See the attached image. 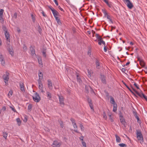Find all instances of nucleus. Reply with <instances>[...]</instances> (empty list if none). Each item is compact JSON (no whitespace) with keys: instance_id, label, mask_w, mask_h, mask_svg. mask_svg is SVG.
Returning a JSON list of instances; mask_svg holds the SVG:
<instances>
[{"instance_id":"1","label":"nucleus","mask_w":147,"mask_h":147,"mask_svg":"<svg viewBox=\"0 0 147 147\" xmlns=\"http://www.w3.org/2000/svg\"><path fill=\"white\" fill-rule=\"evenodd\" d=\"M137 138L138 140L142 141L143 142L144 138L141 131L139 130H136Z\"/></svg>"},{"instance_id":"2","label":"nucleus","mask_w":147,"mask_h":147,"mask_svg":"<svg viewBox=\"0 0 147 147\" xmlns=\"http://www.w3.org/2000/svg\"><path fill=\"white\" fill-rule=\"evenodd\" d=\"M125 4L129 9H131L134 7L132 3L130 1H124Z\"/></svg>"},{"instance_id":"3","label":"nucleus","mask_w":147,"mask_h":147,"mask_svg":"<svg viewBox=\"0 0 147 147\" xmlns=\"http://www.w3.org/2000/svg\"><path fill=\"white\" fill-rule=\"evenodd\" d=\"M35 96L33 97V99L34 101L36 102H38L40 100V98L38 94L36 92L35 94Z\"/></svg>"},{"instance_id":"4","label":"nucleus","mask_w":147,"mask_h":147,"mask_svg":"<svg viewBox=\"0 0 147 147\" xmlns=\"http://www.w3.org/2000/svg\"><path fill=\"white\" fill-rule=\"evenodd\" d=\"M59 96V103L62 107H63L64 105V99L63 96H60L58 95Z\"/></svg>"},{"instance_id":"5","label":"nucleus","mask_w":147,"mask_h":147,"mask_svg":"<svg viewBox=\"0 0 147 147\" xmlns=\"http://www.w3.org/2000/svg\"><path fill=\"white\" fill-rule=\"evenodd\" d=\"M86 97L87 98V101L89 104V106L90 108L93 110V107L92 105V100L88 96H87Z\"/></svg>"},{"instance_id":"6","label":"nucleus","mask_w":147,"mask_h":147,"mask_svg":"<svg viewBox=\"0 0 147 147\" xmlns=\"http://www.w3.org/2000/svg\"><path fill=\"white\" fill-rule=\"evenodd\" d=\"M61 143L60 142H58L57 141H54L53 142L52 146L53 147H59L61 145Z\"/></svg>"},{"instance_id":"7","label":"nucleus","mask_w":147,"mask_h":147,"mask_svg":"<svg viewBox=\"0 0 147 147\" xmlns=\"http://www.w3.org/2000/svg\"><path fill=\"white\" fill-rule=\"evenodd\" d=\"M100 79L102 81V82L103 84H106L105 77L104 75L100 74Z\"/></svg>"},{"instance_id":"8","label":"nucleus","mask_w":147,"mask_h":147,"mask_svg":"<svg viewBox=\"0 0 147 147\" xmlns=\"http://www.w3.org/2000/svg\"><path fill=\"white\" fill-rule=\"evenodd\" d=\"M19 84L21 90L23 92H25L24 83L22 82H20L19 83Z\"/></svg>"},{"instance_id":"9","label":"nucleus","mask_w":147,"mask_h":147,"mask_svg":"<svg viewBox=\"0 0 147 147\" xmlns=\"http://www.w3.org/2000/svg\"><path fill=\"white\" fill-rule=\"evenodd\" d=\"M48 87L50 90H52L53 88V85L52 82L51 80H48Z\"/></svg>"},{"instance_id":"10","label":"nucleus","mask_w":147,"mask_h":147,"mask_svg":"<svg viewBox=\"0 0 147 147\" xmlns=\"http://www.w3.org/2000/svg\"><path fill=\"white\" fill-rule=\"evenodd\" d=\"M5 37L6 38V40H7L8 42H10V36L9 35V32L8 31H6L5 33Z\"/></svg>"},{"instance_id":"11","label":"nucleus","mask_w":147,"mask_h":147,"mask_svg":"<svg viewBox=\"0 0 147 147\" xmlns=\"http://www.w3.org/2000/svg\"><path fill=\"white\" fill-rule=\"evenodd\" d=\"M122 82L123 83V84L126 86V87L130 91V92L132 93L136 97H137V96H136V95L135 94L134 92L132 90L129 88V87L127 85L126 83L123 81H122Z\"/></svg>"},{"instance_id":"12","label":"nucleus","mask_w":147,"mask_h":147,"mask_svg":"<svg viewBox=\"0 0 147 147\" xmlns=\"http://www.w3.org/2000/svg\"><path fill=\"white\" fill-rule=\"evenodd\" d=\"M0 59L1 63L3 65H5V61L2 55H0Z\"/></svg>"},{"instance_id":"13","label":"nucleus","mask_w":147,"mask_h":147,"mask_svg":"<svg viewBox=\"0 0 147 147\" xmlns=\"http://www.w3.org/2000/svg\"><path fill=\"white\" fill-rule=\"evenodd\" d=\"M46 50L47 49L46 48H43L42 51L43 57L45 58L47 57Z\"/></svg>"},{"instance_id":"14","label":"nucleus","mask_w":147,"mask_h":147,"mask_svg":"<svg viewBox=\"0 0 147 147\" xmlns=\"http://www.w3.org/2000/svg\"><path fill=\"white\" fill-rule=\"evenodd\" d=\"M104 1L109 7H111L113 6V4L111 2L109 1Z\"/></svg>"},{"instance_id":"15","label":"nucleus","mask_w":147,"mask_h":147,"mask_svg":"<svg viewBox=\"0 0 147 147\" xmlns=\"http://www.w3.org/2000/svg\"><path fill=\"white\" fill-rule=\"evenodd\" d=\"M3 78L4 80H5V85L7 86L8 85L7 82L9 79V77H5V75L3 76Z\"/></svg>"},{"instance_id":"16","label":"nucleus","mask_w":147,"mask_h":147,"mask_svg":"<svg viewBox=\"0 0 147 147\" xmlns=\"http://www.w3.org/2000/svg\"><path fill=\"white\" fill-rule=\"evenodd\" d=\"M85 88L86 92L88 93L89 92V90H90V89H91V87L89 86H85Z\"/></svg>"},{"instance_id":"17","label":"nucleus","mask_w":147,"mask_h":147,"mask_svg":"<svg viewBox=\"0 0 147 147\" xmlns=\"http://www.w3.org/2000/svg\"><path fill=\"white\" fill-rule=\"evenodd\" d=\"M8 50L9 52V53L11 55V56H13L14 52L13 49L9 47L8 48Z\"/></svg>"},{"instance_id":"18","label":"nucleus","mask_w":147,"mask_h":147,"mask_svg":"<svg viewBox=\"0 0 147 147\" xmlns=\"http://www.w3.org/2000/svg\"><path fill=\"white\" fill-rule=\"evenodd\" d=\"M73 126L74 129V131L77 133H79V132L78 131V127L76 123L73 124Z\"/></svg>"},{"instance_id":"19","label":"nucleus","mask_w":147,"mask_h":147,"mask_svg":"<svg viewBox=\"0 0 147 147\" xmlns=\"http://www.w3.org/2000/svg\"><path fill=\"white\" fill-rule=\"evenodd\" d=\"M134 116L137 119V122L138 123H140V119L139 117L137 115V113L136 112H134Z\"/></svg>"},{"instance_id":"20","label":"nucleus","mask_w":147,"mask_h":147,"mask_svg":"<svg viewBox=\"0 0 147 147\" xmlns=\"http://www.w3.org/2000/svg\"><path fill=\"white\" fill-rule=\"evenodd\" d=\"M55 17H56L59 14V13L55 9L53 10L52 12Z\"/></svg>"},{"instance_id":"21","label":"nucleus","mask_w":147,"mask_h":147,"mask_svg":"<svg viewBox=\"0 0 147 147\" xmlns=\"http://www.w3.org/2000/svg\"><path fill=\"white\" fill-rule=\"evenodd\" d=\"M32 46H30V51L31 54L33 55L34 54H35V51L34 49L32 47Z\"/></svg>"},{"instance_id":"22","label":"nucleus","mask_w":147,"mask_h":147,"mask_svg":"<svg viewBox=\"0 0 147 147\" xmlns=\"http://www.w3.org/2000/svg\"><path fill=\"white\" fill-rule=\"evenodd\" d=\"M136 94L141 98H142L144 95V94L143 93L142 91H141L140 93L138 92Z\"/></svg>"},{"instance_id":"23","label":"nucleus","mask_w":147,"mask_h":147,"mask_svg":"<svg viewBox=\"0 0 147 147\" xmlns=\"http://www.w3.org/2000/svg\"><path fill=\"white\" fill-rule=\"evenodd\" d=\"M115 136L116 138V141L117 142H120L121 141L120 138L118 136L117 134L115 135Z\"/></svg>"},{"instance_id":"24","label":"nucleus","mask_w":147,"mask_h":147,"mask_svg":"<svg viewBox=\"0 0 147 147\" xmlns=\"http://www.w3.org/2000/svg\"><path fill=\"white\" fill-rule=\"evenodd\" d=\"M110 102L111 104H113V105L117 104L115 102L114 98L112 97H110Z\"/></svg>"},{"instance_id":"25","label":"nucleus","mask_w":147,"mask_h":147,"mask_svg":"<svg viewBox=\"0 0 147 147\" xmlns=\"http://www.w3.org/2000/svg\"><path fill=\"white\" fill-rule=\"evenodd\" d=\"M96 68L98 69H99L100 67L99 63L97 59H96Z\"/></svg>"},{"instance_id":"26","label":"nucleus","mask_w":147,"mask_h":147,"mask_svg":"<svg viewBox=\"0 0 147 147\" xmlns=\"http://www.w3.org/2000/svg\"><path fill=\"white\" fill-rule=\"evenodd\" d=\"M76 77L77 81L80 83L82 81L80 78L79 77L77 73H76Z\"/></svg>"},{"instance_id":"27","label":"nucleus","mask_w":147,"mask_h":147,"mask_svg":"<svg viewBox=\"0 0 147 147\" xmlns=\"http://www.w3.org/2000/svg\"><path fill=\"white\" fill-rule=\"evenodd\" d=\"M56 20L57 21V23L59 24H61V22L60 21V20L57 17H55Z\"/></svg>"},{"instance_id":"28","label":"nucleus","mask_w":147,"mask_h":147,"mask_svg":"<svg viewBox=\"0 0 147 147\" xmlns=\"http://www.w3.org/2000/svg\"><path fill=\"white\" fill-rule=\"evenodd\" d=\"M16 121L18 123V125L20 126L21 124V121L20 120L19 118H17L16 119Z\"/></svg>"},{"instance_id":"29","label":"nucleus","mask_w":147,"mask_h":147,"mask_svg":"<svg viewBox=\"0 0 147 147\" xmlns=\"http://www.w3.org/2000/svg\"><path fill=\"white\" fill-rule=\"evenodd\" d=\"M39 77L40 79H42L43 78V74L41 72L39 73Z\"/></svg>"},{"instance_id":"30","label":"nucleus","mask_w":147,"mask_h":147,"mask_svg":"<svg viewBox=\"0 0 147 147\" xmlns=\"http://www.w3.org/2000/svg\"><path fill=\"white\" fill-rule=\"evenodd\" d=\"M38 31L39 32L40 34L42 32V29L40 28L39 24H38Z\"/></svg>"},{"instance_id":"31","label":"nucleus","mask_w":147,"mask_h":147,"mask_svg":"<svg viewBox=\"0 0 147 147\" xmlns=\"http://www.w3.org/2000/svg\"><path fill=\"white\" fill-rule=\"evenodd\" d=\"M113 105V111L115 112L117 110V105Z\"/></svg>"},{"instance_id":"32","label":"nucleus","mask_w":147,"mask_h":147,"mask_svg":"<svg viewBox=\"0 0 147 147\" xmlns=\"http://www.w3.org/2000/svg\"><path fill=\"white\" fill-rule=\"evenodd\" d=\"M3 136L6 140L7 139V133L6 132H3Z\"/></svg>"},{"instance_id":"33","label":"nucleus","mask_w":147,"mask_h":147,"mask_svg":"<svg viewBox=\"0 0 147 147\" xmlns=\"http://www.w3.org/2000/svg\"><path fill=\"white\" fill-rule=\"evenodd\" d=\"M4 10L3 9H1L0 10V17H3Z\"/></svg>"},{"instance_id":"34","label":"nucleus","mask_w":147,"mask_h":147,"mask_svg":"<svg viewBox=\"0 0 147 147\" xmlns=\"http://www.w3.org/2000/svg\"><path fill=\"white\" fill-rule=\"evenodd\" d=\"M31 16L32 20V21L33 22H35V17L32 14H31Z\"/></svg>"},{"instance_id":"35","label":"nucleus","mask_w":147,"mask_h":147,"mask_svg":"<svg viewBox=\"0 0 147 147\" xmlns=\"http://www.w3.org/2000/svg\"><path fill=\"white\" fill-rule=\"evenodd\" d=\"M27 50V47L25 44L24 45L23 50L24 51H26Z\"/></svg>"},{"instance_id":"36","label":"nucleus","mask_w":147,"mask_h":147,"mask_svg":"<svg viewBox=\"0 0 147 147\" xmlns=\"http://www.w3.org/2000/svg\"><path fill=\"white\" fill-rule=\"evenodd\" d=\"M38 62L40 64H41V65H42L41 59V58L38 59Z\"/></svg>"},{"instance_id":"37","label":"nucleus","mask_w":147,"mask_h":147,"mask_svg":"<svg viewBox=\"0 0 147 147\" xmlns=\"http://www.w3.org/2000/svg\"><path fill=\"white\" fill-rule=\"evenodd\" d=\"M47 96L48 97H49V99L51 98V93L49 92H47Z\"/></svg>"},{"instance_id":"38","label":"nucleus","mask_w":147,"mask_h":147,"mask_svg":"<svg viewBox=\"0 0 147 147\" xmlns=\"http://www.w3.org/2000/svg\"><path fill=\"white\" fill-rule=\"evenodd\" d=\"M102 11L105 16L108 15L107 12L105 9H102Z\"/></svg>"},{"instance_id":"39","label":"nucleus","mask_w":147,"mask_h":147,"mask_svg":"<svg viewBox=\"0 0 147 147\" xmlns=\"http://www.w3.org/2000/svg\"><path fill=\"white\" fill-rule=\"evenodd\" d=\"M119 145L122 147H126V146L125 144L123 143L120 144Z\"/></svg>"},{"instance_id":"40","label":"nucleus","mask_w":147,"mask_h":147,"mask_svg":"<svg viewBox=\"0 0 147 147\" xmlns=\"http://www.w3.org/2000/svg\"><path fill=\"white\" fill-rule=\"evenodd\" d=\"M13 93V92L11 90L9 92L8 94V97H10V96H11Z\"/></svg>"},{"instance_id":"41","label":"nucleus","mask_w":147,"mask_h":147,"mask_svg":"<svg viewBox=\"0 0 147 147\" xmlns=\"http://www.w3.org/2000/svg\"><path fill=\"white\" fill-rule=\"evenodd\" d=\"M32 106L31 104H30L29 105L28 107V109L29 111H31L32 109Z\"/></svg>"},{"instance_id":"42","label":"nucleus","mask_w":147,"mask_h":147,"mask_svg":"<svg viewBox=\"0 0 147 147\" xmlns=\"http://www.w3.org/2000/svg\"><path fill=\"white\" fill-rule=\"evenodd\" d=\"M2 28H3V31H5V32L6 31H7V29L6 27L5 26H3Z\"/></svg>"},{"instance_id":"43","label":"nucleus","mask_w":147,"mask_h":147,"mask_svg":"<svg viewBox=\"0 0 147 147\" xmlns=\"http://www.w3.org/2000/svg\"><path fill=\"white\" fill-rule=\"evenodd\" d=\"M0 22L2 24H3L4 22V20L2 17H0Z\"/></svg>"},{"instance_id":"44","label":"nucleus","mask_w":147,"mask_h":147,"mask_svg":"<svg viewBox=\"0 0 147 147\" xmlns=\"http://www.w3.org/2000/svg\"><path fill=\"white\" fill-rule=\"evenodd\" d=\"M59 123H60L61 127L62 128H63L64 127V125L63 122L61 121H59Z\"/></svg>"},{"instance_id":"45","label":"nucleus","mask_w":147,"mask_h":147,"mask_svg":"<svg viewBox=\"0 0 147 147\" xmlns=\"http://www.w3.org/2000/svg\"><path fill=\"white\" fill-rule=\"evenodd\" d=\"M38 87L40 90H42V89L43 88L42 84L40 85H38Z\"/></svg>"},{"instance_id":"46","label":"nucleus","mask_w":147,"mask_h":147,"mask_svg":"<svg viewBox=\"0 0 147 147\" xmlns=\"http://www.w3.org/2000/svg\"><path fill=\"white\" fill-rule=\"evenodd\" d=\"M70 120L71 121L72 124H73H73H74V123H76L75 122V121L72 118H71V119H70Z\"/></svg>"},{"instance_id":"47","label":"nucleus","mask_w":147,"mask_h":147,"mask_svg":"<svg viewBox=\"0 0 147 147\" xmlns=\"http://www.w3.org/2000/svg\"><path fill=\"white\" fill-rule=\"evenodd\" d=\"M120 120L121 123H123V122H124V121H125L124 118H120Z\"/></svg>"},{"instance_id":"48","label":"nucleus","mask_w":147,"mask_h":147,"mask_svg":"<svg viewBox=\"0 0 147 147\" xmlns=\"http://www.w3.org/2000/svg\"><path fill=\"white\" fill-rule=\"evenodd\" d=\"M103 118L105 119H106L107 118V116L106 115V114L105 112H103Z\"/></svg>"},{"instance_id":"49","label":"nucleus","mask_w":147,"mask_h":147,"mask_svg":"<svg viewBox=\"0 0 147 147\" xmlns=\"http://www.w3.org/2000/svg\"><path fill=\"white\" fill-rule=\"evenodd\" d=\"M80 127L81 130L83 131L84 130V127L81 124H80Z\"/></svg>"},{"instance_id":"50","label":"nucleus","mask_w":147,"mask_h":147,"mask_svg":"<svg viewBox=\"0 0 147 147\" xmlns=\"http://www.w3.org/2000/svg\"><path fill=\"white\" fill-rule=\"evenodd\" d=\"M95 36L97 38V39H100L101 37L98 34H96Z\"/></svg>"},{"instance_id":"51","label":"nucleus","mask_w":147,"mask_h":147,"mask_svg":"<svg viewBox=\"0 0 147 147\" xmlns=\"http://www.w3.org/2000/svg\"><path fill=\"white\" fill-rule=\"evenodd\" d=\"M42 79H39L38 80V85H40L42 84V82H41V80Z\"/></svg>"},{"instance_id":"52","label":"nucleus","mask_w":147,"mask_h":147,"mask_svg":"<svg viewBox=\"0 0 147 147\" xmlns=\"http://www.w3.org/2000/svg\"><path fill=\"white\" fill-rule=\"evenodd\" d=\"M10 108H11L12 110L14 111V112H16V111L15 110V109H14V107H12L11 106H10Z\"/></svg>"},{"instance_id":"53","label":"nucleus","mask_w":147,"mask_h":147,"mask_svg":"<svg viewBox=\"0 0 147 147\" xmlns=\"http://www.w3.org/2000/svg\"><path fill=\"white\" fill-rule=\"evenodd\" d=\"M90 92L92 94L93 93L94 94H95L93 90L92 89V88L91 87V89H90Z\"/></svg>"},{"instance_id":"54","label":"nucleus","mask_w":147,"mask_h":147,"mask_svg":"<svg viewBox=\"0 0 147 147\" xmlns=\"http://www.w3.org/2000/svg\"><path fill=\"white\" fill-rule=\"evenodd\" d=\"M140 64L142 67H144L145 65L143 61H142L141 64Z\"/></svg>"},{"instance_id":"55","label":"nucleus","mask_w":147,"mask_h":147,"mask_svg":"<svg viewBox=\"0 0 147 147\" xmlns=\"http://www.w3.org/2000/svg\"><path fill=\"white\" fill-rule=\"evenodd\" d=\"M82 145L84 146V147H86V144L85 142H82Z\"/></svg>"},{"instance_id":"56","label":"nucleus","mask_w":147,"mask_h":147,"mask_svg":"<svg viewBox=\"0 0 147 147\" xmlns=\"http://www.w3.org/2000/svg\"><path fill=\"white\" fill-rule=\"evenodd\" d=\"M88 75L89 77H91V73L88 69Z\"/></svg>"},{"instance_id":"57","label":"nucleus","mask_w":147,"mask_h":147,"mask_svg":"<svg viewBox=\"0 0 147 147\" xmlns=\"http://www.w3.org/2000/svg\"><path fill=\"white\" fill-rule=\"evenodd\" d=\"M123 125L124 127H125L126 126V123L125 121H124L123 123H121Z\"/></svg>"},{"instance_id":"58","label":"nucleus","mask_w":147,"mask_h":147,"mask_svg":"<svg viewBox=\"0 0 147 147\" xmlns=\"http://www.w3.org/2000/svg\"><path fill=\"white\" fill-rule=\"evenodd\" d=\"M6 108L5 106H3L2 109V110L3 111H4L6 110Z\"/></svg>"},{"instance_id":"59","label":"nucleus","mask_w":147,"mask_h":147,"mask_svg":"<svg viewBox=\"0 0 147 147\" xmlns=\"http://www.w3.org/2000/svg\"><path fill=\"white\" fill-rule=\"evenodd\" d=\"M23 121L25 122H26L27 121V119L26 117H24V119H23Z\"/></svg>"},{"instance_id":"60","label":"nucleus","mask_w":147,"mask_h":147,"mask_svg":"<svg viewBox=\"0 0 147 147\" xmlns=\"http://www.w3.org/2000/svg\"><path fill=\"white\" fill-rule=\"evenodd\" d=\"M17 13H15L14 14L13 17L15 18H17Z\"/></svg>"},{"instance_id":"61","label":"nucleus","mask_w":147,"mask_h":147,"mask_svg":"<svg viewBox=\"0 0 147 147\" xmlns=\"http://www.w3.org/2000/svg\"><path fill=\"white\" fill-rule=\"evenodd\" d=\"M137 58L138 59V60L140 61V63L141 64V63L142 62V60H141L140 59V58L139 57H138Z\"/></svg>"},{"instance_id":"62","label":"nucleus","mask_w":147,"mask_h":147,"mask_svg":"<svg viewBox=\"0 0 147 147\" xmlns=\"http://www.w3.org/2000/svg\"><path fill=\"white\" fill-rule=\"evenodd\" d=\"M131 88H132V89H133V90H134V91L135 93H136L138 92L136 91L135 89L132 86H131Z\"/></svg>"},{"instance_id":"63","label":"nucleus","mask_w":147,"mask_h":147,"mask_svg":"<svg viewBox=\"0 0 147 147\" xmlns=\"http://www.w3.org/2000/svg\"><path fill=\"white\" fill-rule=\"evenodd\" d=\"M104 50L105 52H106L107 51V49L106 46H105L104 47Z\"/></svg>"},{"instance_id":"64","label":"nucleus","mask_w":147,"mask_h":147,"mask_svg":"<svg viewBox=\"0 0 147 147\" xmlns=\"http://www.w3.org/2000/svg\"><path fill=\"white\" fill-rule=\"evenodd\" d=\"M143 98H144L147 101V97L144 94V96H143Z\"/></svg>"}]
</instances>
